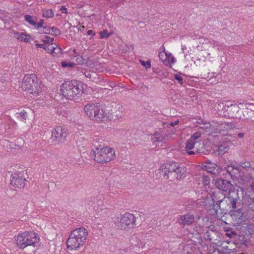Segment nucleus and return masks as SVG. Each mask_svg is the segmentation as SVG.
<instances>
[{
  "label": "nucleus",
  "mask_w": 254,
  "mask_h": 254,
  "mask_svg": "<svg viewBox=\"0 0 254 254\" xmlns=\"http://www.w3.org/2000/svg\"><path fill=\"white\" fill-rule=\"evenodd\" d=\"M112 32H108L107 29H104L102 31L99 32L100 37L101 39L108 38L111 35Z\"/></svg>",
  "instance_id": "473e14b6"
},
{
  "label": "nucleus",
  "mask_w": 254,
  "mask_h": 254,
  "mask_svg": "<svg viewBox=\"0 0 254 254\" xmlns=\"http://www.w3.org/2000/svg\"><path fill=\"white\" fill-rule=\"evenodd\" d=\"M60 11H61L63 13H67V8L65 7V6H62L60 8Z\"/></svg>",
  "instance_id": "de8ad7c7"
},
{
  "label": "nucleus",
  "mask_w": 254,
  "mask_h": 254,
  "mask_svg": "<svg viewBox=\"0 0 254 254\" xmlns=\"http://www.w3.org/2000/svg\"><path fill=\"white\" fill-rule=\"evenodd\" d=\"M54 46V50H53V53L56 55H58L59 53L62 52V49L60 47L58 46L56 44H55Z\"/></svg>",
  "instance_id": "ea45409f"
},
{
  "label": "nucleus",
  "mask_w": 254,
  "mask_h": 254,
  "mask_svg": "<svg viewBox=\"0 0 254 254\" xmlns=\"http://www.w3.org/2000/svg\"><path fill=\"white\" fill-rule=\"evenodd\" d=\"M227 116L232 118L241 120L242 116V109H240L237 104H230L229 109H226Z\"/></svg>",
  "instance_id": "ddd939ff"
},
{
  "label": "nucleus",
  "mask_w": 254,
  "mask_h": 254,
  "mask_svg": "<svg viewBox=\"0 0 254 254\" xmlns=\"http://www.w3.org/2000/svg\"><path fill=\"white\" fill-rule=\"evenodd\" d=\"M201 136V133L199 132H196L193 133L190 137V139L193 141H196V139L199 138Z\"/></svg>",
  "instance_id": "a19ab883"
},
{
  "label": "nucleus",
  "mask_w": 254,
  "mask_h": 254,
  "mask_svg": "<svg viewBox=\"0 0 254 254\" xmlns=\"http://www.w3.org/2000/svg\"><path fill=\"white\" fill-rule=\"evenodd\" d=\"M50 34L54 35L55 36H58L61 34V32L59 29L55 27H52L50 30Z\"/></svg>",
  "instance_id": "f704fd0d"
},
{
  "label": "nucleus",
  "mask_w": 254,
  "mask_h": 254,
  "mask_svg": "<svg viewBox=\"0 0 254 254\" xmlns=\"http://www.w3.org/2000/svg\"><path fill=\"white\" fill-rule=\"evenodd\" d=\"M22 88L27 91L30 94H38L40 89V86L37 79L36 74L26 75L23 78L21 85Z\"/></svg>",
  "instance_id": "0eeeda50"
},
{
  "label": "nucleus",
  "mask_w": 254,
  "mask_h": 254,
  "mask_svg": "<svg viewBox=\"0 0 254 254\" xmlns=\"http://www.w3.org/2000/svg\"><path fill=\"white\" fill-rule=\"evenodd\" d=\"M53 44H50L46 45V49L45 50L47 51L48 52L53 53V50H54Z\"/></svg>",
  "instance_id": "37998d69"
},
{
  "label": "nucleus",
  "mask_w": 254,
  "mask_h": 254,
  "mask_svg": "<svg viewBox=\"0 0 254 254\" xmlns=\"http://www.w3.org/2000/svg\"><path fill=\"white\" fill-rule=\"evenodd\" d=\"M226 236L229 238H232L233 236H236V232L234 231H231L230 233L227 232Z\"/></svg>",
  "instance_id": "a18cd8bd"
},
{
  "label": "nucleus",
  "mask_w": 254,
  "mask_h": 254,
  "mask_svg": "<svg viewBox=\"0 0 254 254\" xmlns=\"http://www.w3.org/2000/svg\"><path fill=\"white\" fill-rule=\"evenodd\" d=\"M217 199H215V202H219L220 205V213H222L223 212L225 213V211H228L229 210L228 202L227 200L226 197H223L221 199V200H216Z\"/></svg>",
  "instance_id": "aec40b11"
},
{
  "label": "nucleus",
  "mask_w": 254,
  "mask_h": 254,
  "mask_svg": "<svg viewBox=\"0 0 254 254\" xmlns=\"http://www.w3.org/2000/svg\"><path fill=\"white\" fill-rule=\"evenodd\" d=\"M36 46L39 48H41L45 50L46 45L44 44H37Z\"/></svg>",
  "instance_id": "3c124183"
},
{
  "label": "nucleus",
  "mask_w": 254,
  "mask_h": 254,
  "mask_svg": "<svg viewBox=\"0 0 254 254\" xmlns=\"http://www.w3.org/2000/svg\"><path fill=\"white\" fill-rule=\"evenodd\" d=\"M174 78L177 80L179 83H180L181 84H182L183 83V77L179 75V74H175L174 75Z\"/></svg>",
  "instance_id": "79ce46f5"
},
{
  "label": "nucleus",
  "mask_w": 254,
  "mask_h": 254,
  "mask_svg": "<svg viewBox=\"0 0 254 254\" xmlns=\"http://www.w3.org/2000/svg\"><path fill=\"white\" fill-rule=\"evenodd\" d=\"M86 115L95 122L101 121L105 117V112L99 104H88L83 108Z\"/></svg>",
  "instance_id": "39448f33"
},
{
  "label": "nucleus",
  "mask_w": 254,
  "mask_h": 254,
  "mask_svg": "<svg viewBox=\"0 0 254 254\" xmlns=\"http://www.w3.org/2000/svg\"><path fill=\"white\" fill-rule=\"evenodd\" d=\"M230 103H228V104L226 105V109H229V107L230 106Z\"/></svg>",
  "instance_id": "052dcab7"
},
{
  "label": "nucleus",
  "mask_w": 254,
  "mask_h": 254,
  "mask_svg": "<svg viewBox=\"0 0 254 254\" xmlns=\"http://www.w3.org/2000/svg\"><path fill=\"white\" fill-rule=\"evenodd\" d=\"M85 75L87 78H91V74L89 72L85 73Z\"/></svg>",
  "instance_id": "bf43d9fd"
},
{
  "label": "nucleus",
  "mask_w": 254,
  "mask_h": 254,
  "mask_svg": "<svg viewBox=\"0 0 254 254\" xmlns=\"http://www.w3.org/2000/svg\"><path fill=\"white\" fill-rule=\"evenodd\" d=\"M26 180L23 178L21 174L14 173L11 175L10 184L14 187L18 188H23L25 187Z\"/></svg>",
  "instance_id": "f8f14e48"
},
{
  "label": "nucleus",
  "mask_w": 254,
  "mask_h": 254,
  "mask_svg": "<svg viewBox=\"0 0 254 254\" xmlns=\"http://www.w3.org/2000/svg\"><path fill=\"white\" fill-rule=\"evenodd\" d=\"M73 52L74 53V54H77L76 50L75 49L73 50Z\"/></svg>",
  "instance_id": "e2e57ef3"
},
{
  "label": "nucleus",
  "mask_w": 254,
  "mask_h": 254,
  "mask_svg": "<svg viewBox=\"0 0 254 254\" xmlns=\"http://www.w3.org/2000/svg\"><path fill=\"white\" fill-rule=\"evenodd\" d=\"M195 219L193 214L188 213L185 215L180 216L178 221L182 225H191L194 222Z\"/></svg>",
  "instance_id": "dca6fc26"
},
{
  "label": "nucleus",
  "mask_w": 254,
  "mask_h": 254,
  "mask_svg": "<svg viewBox=\"0 0 254 254\" xmlns=\"http://www.w3.org/2000/svg\"><path fill=\"white\" fill-rule=\"evenodd\" d=\"M139 62L146 69L150 68L151 67V63L150 61L148 60L146 62H145L142 60H139Z\"/></svg>",
  "instance_id": "4c0bfd02"
},
{
  "label": "nucleus",
  "mask_w": 254,
  "mask_h": 254,
  "mask_svg": "<svg viewBox=\"0 0 254 254\" xmlns=\"http://www.w3.org/2000/svg\"><path fill=\"white\" fill-rule=\"evenodd\" d=\"M179 122L178 120L175 121L174 122H172L170 123V126L172 127H174L175 125H177L179 124Z\"/></svg>",
  "instance_id": "864d4df0"
},
{
  "label": "nucleus",
  "mask_w": 254,
  "mask_h": 254,
  "mask_svg": "<svg viewBox=\"0 0 254 254\" xmlns=\"http://www.w3.org/2000/svg\"><path fill=\"white\" fill-rule=\"evenodd\" d=\"M54 40V39L53 38H50V37L48 36H45V38H44V39L43 40V42L45 43V44H53V42Z\"/></svg>",
  "instance_id": "58836bf2"
},
{
  "label": "nucleus",
  "mask_w": 254,
  "mask_h": 254,
  "mask_svg": "<svg viewBox=\"0 0 254 254\" xmlns=\"http://www.w3.org/2000/svg\"><path fill=\"white\" fill-rule=\"evenodd\" d=\"M198 141H193L191 139H189L187 140L186 145V150H195V145H196V143H197Z\"/></svg>",
  "instance_id": "393cba45"
},
{
  "label": "nucleus",
  "mask_w": 254,
  "mask_h": 254,
  "mask_svg": "<svg viewBox=\"0 0 254 254\" xmlns=\"http://www.w3.org/2000/svg\"><path fill=\"white\" fill-rule=\"evenodd\" d=\"M214 109L218 112L224 111L223 113L226 111V104L223 102H216L214 105Z\"/></svg>",
  "instance_id": "bb28decb"
},
{
  "label": "nucleus",
  "mask_w": 254,
  "mask_h": 254,
  "mask_svg": "<svg viewBox=\"0 0 254 254\" xmlns=\"http://www.w3.org/2000/svg\"><path fill=\"white\" fill-rule=\"evenodd\" d=\"M74 57L76 58V64H83L85 63L86 60L83 59V57L80 55L74 56Z\"/></svg>",
  "instance_id": "c9c22d12"
},
{
  "label": "nucleus",
  "mask_w": 254,
  "mask_h": 254,
  "mask_svg": "<svg viewBox=\"0 0 254 254\" xmlns=\"http://www.w3.org/2000/svg\"><path fill=\"white\" fill-rule=\"evenodd\" d=\"M44 23V20L43 19H40L39 22H37L36 28L37 29H39L40 28L43 27H44V25H43Z\"/></svg>",
  "instance_id": "c03bdc74"
},
{
  "label": "nucleus",
  "mask_w": 254,
  "mask_h": 254,
  "mask_svg": "<svg viewBox=\"0 0 254 254\" xmlns=\"http://www.w3.org/2000/svg\"><path fill=\"white\" fill-rule=\"evenodd\" d=\"M135 221L136 219L134 215L126 213L121 216L119 227L122 230L133 228L136 225Z\"/></svg>",
  "instance_id": "1a4fd4ad"
},
{
  "label": "nucleus",
  "mask_w": 254,
  "mask_h": 254,
  "mask_svg": "<svg viewBox=\"0 0 254 254\" xmlns=\"http://www.w3.org/2000/svg\"><path fill=\"white\" fill-rule=\"evenodd\" d=\"M250 189L254 190V181L250 185Z\"/></svg>",
  "instance_id": "13d9d810"
},
{
  "label": "nucleus",
  "mask_w": 254,
  "mask_h": 254,
  "mask_svg": "<svg viewBox=\"0 0 254 254\" xmlns=\"http://www.w3.org/2000/svg\"><path fill=\"white\" fill-rule=\"evenodd\" d=\"M254 164L249 161L241 162L238 165L241 166V169H243L246 171L249 174Z\"/></svg>",
  "instance_id": "4be33fe9"
},
{
  "label": "nucleus",
  "mask_w": 254,
  "mask_h": 254,
  "mask_svg": "<svg viewBox=\"0 0 254 254\" xmlns=\"http://www.w3.org/2000/svg\"><path fill=\"white\" fill-rule=\"evenodd\" d=\"M249 175L251 178H254V164L253 167V168H252V170H251V171L249 173Z\"/></svg>",
  "instance_id": "8fccbe9b"
},
{
  "label": "nucleus",
  "mask_w": 254,
  "mask_h": 254,
  "mask_svg": "<svg viewBox=\"0 0 254 254\" xmlns=\"http://www.w3.org/2000/svg\"><path fill=\"white\" fill-rule=\"evenodd\" d=\"M16 117L21 121L24 122L27 118V112L25 111H23L21 113H17Z\"/></svg>",
  "instance_id": "2f4dec72"
},
{
  "label": "nucleus",
  "mask_w": 254,
  "mask_h": 254,
  "mask_svg": "<svg viewBox=\"0 0 254 254\" xmlns=\"http://www.w3.org/2000/svg\"><path fill=\"white\" fill-rule=\"evenodd\" d=\"M224 170L229 174L233 180H236L243 175V171L241 169V166L238 165H227Z\"/></svg>",
  "instance_id": "9b49d317"
},
{
  "label": "nucleus",
  "mask_w": 254,
  "mask_h": 254,
  "mask_svg": "<svg viewBox=\"0 0 254 254\" xmlns=\"http://www.w3.org/2000/svg\"><path fill=\"white\" fill-rule=\"evenodd\" d=\"M51 136L50 140L51 142L58 144H62L66 140L67 130L64 126H58L51 131Z\"/></svg>",
  "instance_id": "6e6552de"
},
{
  "label": "nucleus",
  "mask_w": 254,
  "mask_h": 254,
  "mask_svg": "<svg viewBox=\"0 0 254 254\" xmlns=\"http://www.w3.org/2000/svg\"><path fill=\"white\" fill-rule=\"evenodd\" d=\"M159 134H155L154 135L153 140L154 142L160 141V136H158Z\"/></svg>",
  "instance_id": "09e8293b"
},
{
  "label": "nucleus",
  "mask_w": 254,
  "mask_h": 254,
  "mask_svg": "<svg viewBox=\"0 0 254 254\" xmlns=\"http://www.w3.org/2000/svg\"><path fill=\"white\" fill-rule=\"evenodd\" d=\"M237 136L239 138H243L244 136V133L243 132H239L238 133Z\"/></svg>",
  "instance_id": "6e6d98bb"
},
{
  "label": "nucleus",
  "mask_w": 254,
  "mask_h": 254,
  "mask_svg": "<svg viewBox=\"0 0 254 254\" xmlns=\"http://www.w3.org/2000/svg\"><path fill=\"white\" fill-rule=\"evenodd\" d=\"M226 198L229 210H235L237 208V204L238 203V201H240L238 191H234L229 193L228 196Z\"/></svg>",
  "instance_id": "4468645a"
},
{
  "label": "nucleus",
  "mask_w": 254,
  "mask_h": 254,
  "mask_svg": "<svg viewBox=\"0 0 254 254\" xmlns=\"http://www.w3.org/2000/svg\"><path fill=\"white\" fill-rule=\"evenodd\" d=\"M223 197H225L224 196L222 193L220 192L218 193L215 192L213 194L212 200V202H215V199H217L216 200H221V199L223 198Z\"/></svg>",
  "instance_id": "72a5a7b5"
},
{
  "label": "nucleus",
  "mask_w": 254,
  "mask_h": 254,
  "mask_svg": "<svg viewBox=\"0 0 254 254\" xmlns=\"http://www.w3.org/2000/svg\"><path fill=\"white\" fill-rule=\"evenodd\" d=\"M210 208L212 210L214 211L215 214H217L218 212V210H220V205L219 202H213V203L210 205Z\"/></svg>",
  "instance_id": "c756f323"
},
{
  "label": "nucleus",
  "mask_w": 254,
  "mask_h": 254,
  "mask_svg": "<svg viewBox=\"0 0 254 254\" xmlns=\"http://www.w3.org/2000/svg\"><path fill=\"white\" fill-rule=\"evenodd\" d=\"M43 28H44L43 31V33L50 34L51 28H48L46 26H44Z\"/></svg>",
  "instance_id": "49530a36"
},
{
  "label": "nucleus",
  "mask_w": 254,
  "mask_h": 254,
  "mask_svg": "<svg viewBox=\"0 0 254 254\" xmlns=\"http://www.w3.org/2000/svg\"><path fill=\"white\" fill-rule=\"evenodd\" d=\"M42 15L43 17L50 18L54 16V13L51 9H49L48 10H43Z\"/></svg>",
  "instance_id": "c85d7f7f"
},
{
  "label": "nucleus",
  "mask_w": 254,
  "mask_h": 254,
  "mask_svg": "<svg viewBox=\"0 0 254 254\" xmlns=\"http://www.w3.org/2000/svg\"><path fill=\"white\" fill-rule=\"evenodd\" d=\"M208 178H206V179L204 180V182H205V184H207V182H209L208 180Z\"/></svg>",
  "instance_id": "680f3d73"
},
{
  "label": "nucleus",
  "mask_w": 254,
  "mask_h": 254,
  "mask_svg": "<svg viewBox=\"0 0 254 254\" xmlns=\"http://www.w3.org/2000/svg\"><path fill=\"white\" fill-rule=\"evenodd\" d=\"M248 191L251 193L250 195L252 198L250 197L251 202L248 205V208L254 212V190L250 189V186L248 187Z\"/></svg>",
  "instance_id": "b1692460"
},
{
  "label": "nucleus",
  "mask_w": 254,
  "mask_h": 254,
  "mask_svg": "<svg viewBox=\"0 0 254 254\" xmlns=\"http://www.w3.org/2000/svg\"><path fill=\"white\" fill-rule=\"evenodd\" d=\"M235 244L237 247L244 248L248 247L249 242L245 236L239 235L237 236Z\"/></svg>",
  "instance_id": "a211bd4d"
},
{
  "label": "nucleus",
  "mask_w": 254,
  "mask_h": 254,
  "mask_svg": "<svg viewBox=\"0 0 254 254\" xmlns=\"http://www.w3.org/2000/svg\"><path fill=\"white\" fill-rule=\"evenodd\" d=\"M229 150V147L223 145H220L217 147L216 151L219 155L224 154Z\"/></svg>",
  "instance_id": "cd10ccee"
},
{
  "label": "nucleus",
  "mask_w": 254,
  "mask_h": 254,
  "mask_svg": "<svg viewBox=\"0 0 254 254\" xmlns=\"http://www.w3.org/2000/svg\"><path fill=\"white\" fill-rule=\"evenodd\" d=\"M172 60L174 61V58H172Z\"/></svg>",
  "instance_id": "69168bd1"
},
{
  "label": "nucleus",
  "mask_w": 254,
  "mask_h": 254,
  "mask_svg": "<svg viewBox=\"0 0 254 254\" xmlns=\"http://www.w3.org/2000/svg\"><path fill=\"white\" fill-rule=\"evenodd\" d=\"M81 84L77 80L66 81L60 86V91L65 98L78 102L83 93Z\"/></svg>",
  "instance_id": "f03ea898"
},
{
  "label": "nucleus",
  "mask_w": 254,
  "mask_h": 254,
  "mask_svg": "<svg viewBox=\"0 0 254 254\" xmlns=\"http://www.w3.org/2000/svg\"><path fill=\"white\" fill-rule=\"evenodd\" d=\"M61 64L63 67H72L73 65H75L76 64L71 62H66L65 61H63L62 62Z\"/></svg>",
  "instance_id": "e433bc0d"
},
{
  "label": "nucleus",
  "mask_w": 254,
  "mask_h": 254,
  "mask_svg": "<svg viewBox=\"0 0 254 254\" xmlns=\"http://www.w3.org/2000/svg\"><path fill=\"white\" fill-rule=\"evenodd\" d=\"M199 218H200V216H198V218H197V219H199Z\"/></svg>",
  "instance_id": "0e129e2a"
},
{
  "label": "nucleus",
  "mask_w": 254,
  "mask_h": 254,
  "mask_svg": "<svg viewBox=\"0 0 254 254\" xmlns=\"http://www.w3.org/2000/svg\"><path fill=\"white\" fill-rule=\"evenodd\" d=\"M24 19L26 22L28 23L30 25L32 26H34L35 27H37V18L35 16H32L30 15H26L24 16Z\"/></svg>",
  "instance_id": "5701e85b"
},
{
  "label": "nucleus",
  "mask_w": 254,
  "mask_h": 254,
  "mask_svg": "<svg viewBox=\"0 0 254 254\" xmlns=\"http://www.w3.org/2000/svg\"><path fill=\"white\" fill-rule=\"evenodd\" d=\"M241 120H250L254 122V105H250L248 107L242 109Z\"/></svg>",
  "instance_id": "2eb2a0df"
},
{
  "label": "nucleus",
  "mask_w": 254,
  "mask_h": 254,
  "mask_svg": "<svg viewBox=\"0 0 254 254\" xmlns=\"http://www.w3.org/2000/svg\"><path fill=\"white\" fill-rule=\"evenodd\" d=\"M218 129L222 130H227L234 127L233 123L221 122L218 123Z\"/></svg>",
  "instance_id": "412c9836"
},
{
  "label": "nucleus",
  "mask_w": 254,
  "mask_h": 254,
  "mask_svg": "<svg viewBox=\"0 0 254 254\" xmlns=\"http://www.w3.org/2000/svg\"><path fill=\"white\" fill-rule=\"evenodd\" d=\"M187 151V153L190 155H194L195 154V153H196V151H194V150H190L189 151L188 150H186Z\"/></svg>",
  "instance_id": "603ef678"
},
{
  "label": "nucleus",
  "mask_w": 254,
  "mask_h": 254,
  "mask_svg": "<svg viewBox=\"0 0 254 254\" xmlns=\"http://www.w3.org/2000/svg\"><path fill=\"white\" fill-rule=\"evenodd\" d=\"M215 184L216 187L219 190L227 192L229 193L235 191V187L229 181L218 178L215 180Z\"/></svg>",
  "instance_id": "9d476101"
},
{
  "label": "nucleus",
  "mask_w": 254,
  "mask_h": 254,
  "mask_svg": "<svg viewBox=\"0 0 254 254\" xmlns=\"http://www.w3.org/2000/svg\"><path fill=\"white\" fill-rule=\"evenodd\" d=\"M195 145V151L196 153L206 155L209 154L210 151V147L209 145H206L202 141H198Z\"/></svg>",
  "instance_id": "f3484780"
},
{
  "label": "nucleus",
  "mask_w": 254,
  "mask_h": 254,
  "mask_svg": "<svg viewBox=\"0 0 254 254\" xmlns=\"http://www.w3.org/2000/svg\"><path fill=\"white\" fill-rule=\"evenodd\" d=\"M39 239L33 232H25L17 236L16 245L21 249H24L28 246L35 247L38 243Z\"/></svg>",
  "instance_id": "423d86ee"
},
{
  "label": "nucleus",
  "mask_w": 254,
  "mask_h": 254,
  "mask_svg": "<svg viewBox=\"0 0 254 254\" xmlns=\"http://www.w3.org/2000/svg\"><path fill=\"white\" fill-rule=\"evenodd\" d=\"M159 169L161 175L170 181L181 180L186 176V168L177 162L164 163L161 165Z\"/></svg>",
  "instance_id": "f257e3e1"
},
{
  "label": "nucleus",
  "mask_w": 254,
  "mask_h": 254,
  "mask_svg": "<svg viewBox=\"0 0 254 254\" xmlns=\"http://www.w3.org/2000/svg\"><path fill=\"white\" fill-rule=\"evenodd\" d=\"M88 232L83 227L72 230L66 241L67 247L71 250H76L82 246L87 239Z\"/></svg>",
  "instance_id": "7ed1b4c3"
},
{
  "label": "nucleus",
  "mask_w": 254,
  "mask_h": 254,
  "mask_svg": "<svg viewBox=\"0 0 254 254\" xmlns=\"http://www.w3.org/2000/svg\"><path fill=\"white\" fill-rule=\"evenodd\" d=\"M207 163L208 164L205 166L206 171L212 174H215L219 169L218 166L214 163L210 162L209 160Z\"/></svg>",
  "instance_id": "6ab92c4d"
},
{
  "label": "nucleus",
  "mask_w": 254,
  "mask_h": 254,
  "mask_svg": "<svg viewBox=\"0 0 254 254\" xmlns=\"http://www.w3.org/2000/svg\"><path fill=\"white\" fill-rule=\"evenodd\" d=\"M30 38V36L29 35L24 33H20L17 37L18 40L26 42H28Z\"/></svg>",
  "instance_id": "7c9ffc66"
},
{
  "label": "nucleus",
  "mask_w": 254,
  "mask_h": 254,
  "mask_svg": "<svg viewBox=\"0 0 254 254\" xmlns=\"http://www.w3.org/2000/svg\"><path fill=\"white\" fill-rule=\"evenodd\" d=\"M91 156L98 163H105L111 161L115 157V151L112 148L109 147L101 148H96L95 150H92Z\"/></svg>",
  "instance_id": "20e7f679"
},
{
  "label": "nucleus",
  "mask_w": 254,
  "mask_h": 254,
  "mask_svg": "<svg viewBox=\"0 0 254 254\" xmlns=\"http://www.w3.org/2000/svg\"><path fill=\"white\" fill-rule=\"evenodd\" d=\"M238 213L239 214V215H238L239 216L241 217L243 215V213L241 211V209H238Z\"/></svg>",
  "instance_id": "4d7b16f0"
},
{
  "label": "nucleus",
  "mask_w": 254,
  "mask_h": 254,
  "mask_svg": "<svg viewBox=\"0 0 254 254\" xmlns=\"http://www.w3.org/2000/svg\"><path fill=\"white\" fill-rule=\"evenodd\" d=\"M87 35H90L91 34H92L93 35H95V33L93 32V31L92 30H89L87 31Z\"/></svg>",
  "instance_id": "5fc2aeb1"
},
{
  "label": "nucleus",
  "mask_w": 254,
  "mask_h": 254,
  "mask_svg": "<svg viewBox=\"0 0 254 254\" xmlns=\"http://www.w3.org/2000/svg\"><path fill=\"white\" fill-rule=\"evenodd\" d=\"M216 234V232L213 230H208L207 231L204 235V238L205 240L211 241L213 240V238L214 237L215 235Z\"/></svg>",
  "instance_id": "a878e982"
}]
</instances>
